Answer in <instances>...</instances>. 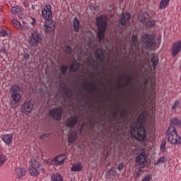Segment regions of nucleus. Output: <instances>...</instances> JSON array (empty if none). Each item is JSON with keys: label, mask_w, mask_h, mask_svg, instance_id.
<instances>
[{"label": "nucleus", "mask_w": 181, "mask_h": 181, "mask_svg": "<svg viewBox=\"0 0 181 181\" xmlns=\"http://www.w3.org/2000/svg\"><path fill=\"white\" fill-rule=\"evenodd\" d=\"M1 139L3 142L6 144V145H8L9 146L12 144V139H13V135L12 134H5L1 137Z\"/></svg>", "instance_id": "obj_16"}, {"label": "nucleus", "mask_w": 181, "mask_h": 181, "mask_svg": "<svg viewBox=\"0 0 181 181\" xmlns=\"http://www.w3.org/2000/svg\"><path fill=\"white\" fill-rule=\"evenodd\" d=\"M167 138L173 145H181V137L177 136L176 127L171 126L166 132Z\"/></svg>", "instance_id": "obj_4"}, {"label": "nucleus", "mask_w": 181, "mask_h": 181, "mask_svg": "<svg viewBox=\"0 0 181 181\" xmlns=\"http://www.w3.org/2000/svg\"><path fill=\"white\" fill-rule=\"evenodd\" d=\"M78 122V117L77 116H74L69 117L66 119V127H69V128H74L76 127V124Z\"/></svg>", "instance_id": "obj_15"}, {"label": "nucleus", "mask_w": 181, "mask_h": 181, "mask_svg": "<svg viewBox=\"0 0 181 181\" xmlns=\"http://www.w3.org/2000/svg\"><path fill=\"white\" fill-rule=\"evenodd\" d=\"M63 92L66 95V97H70V93H71V90H70L67 86H64L62 87Z\"/></svg>", "instance_id": "obj_29"}, {"label": "nucleus", "mask_w": 181, "mask_h": 181, "mask_svg": "<svg viewBox=\"0 0 181 181\" xmlns=\"http://www.w3.org/2000/svg\"><path fill=\"white\" fill-rule=\"evenodd\" d=\"M18 17L21 18V19H23V16H22V15H18Z\"/></svg>", "instance_id": "obj_50"}, {"label": "nucleus", "mask_w": 181, "mask_h": 181, "mask_svg": "<svg viewBox=\"0 0 181 181\" xmlns=\"http://www.w3.org/2000/svg\"><path fill=\"white\" fill-rule=\"evenodd\" d=\"M146 22V26L148 28H152V26H155V21L153 20H147Z\"/></svg>", "instance_id": "obj_32"}, {"label": "nucleus", "mask_w": 181, "mask_h": 181, "mask_svg": "<svg viewBox=\"0 0 181 181\" xmlns=\"http://www.w3.org/2000/svg\"><path fill=\"white\" fill-rule=\"evenodd\" d=\"M16 177L22 179V177L26 175V171H25V169L23 168H16Z\"/></svg>", "instance_id": "obj_18"}, {"label": "nucleus", "mask_w": 181, "mask_h": 181, "mask_svg": "<svg viewBox=\"0 0 181 181\" xmlns=\"http://www.w3.org/2000/svg\"><path fill=\"white\" fill-rule=\"evenodd\" d=\"M6 35H8V33H6V30H1L0 31V36H1V37H6Z\"/></svg>", "instance_id": "obj_40"}, {"label": "nucleus", "mask_w": 181, "mask_h": 181, "mask_svg": "<svg viewBox=\"0 0 181 181\" xmlns=\"http://www.w3.org/2000/svg\"><path fill=\"white\" fill-rule=\"evenodd\" d=\"M86 84H88V90H90L91 91H94V90H95L97 88V86H94V84H93V83H86ZM93 86H94V88H91V87H93Z\"/></svg>", "instance_id": "obj_38"}, {"label": "nucleus", "mask_w": 181, "mask_h": 181, "mask_svg": "<svg viewBox=\"0 0 181 181\" xmlns=\"http://www.w3.org/2000/svg\"><path fill=\"white\" fill-rule=\"evenodd\" d=\"M101 56H103V52H99L98 51H96L94 54V57H96V59H100Z\"/></svg>", "instance_id": "obj_39"}, {"label": "nucleus", "mask_w": 181, "mask_h": 181, "mask_svg": "<svg viewBox=\"0 0 181 181\" xmlns=\"http://www.w3.org/2000/svg\"><path fill=\"white\" fill-rule=\"evenodd\" d=\"M168 158L166 156H163L159 158V163H166Z\"/></svg>", "instance_id": "obj_36"}, {"label": "nucleus", "mask_w": 181, "mask_h": 181, "mask_svg": "<svg viewBox=\"0 0 181 181\" xmlns=\"http://www.w3.org/2000/svg\"><path fill=\"white\" fill-rule=\"evenodd\" d=\"M43 42V35L39 33L37 31H33L31 33L28 37V43L33 47L37 46L40 43Z\"/></svg>", "instance_id": "obj_5"}, {"label": "nucleus", "mask_w": 181, "mask_h": 181, "mask_svg": "<svg viewBox=\"0 0 181 181\" xmlns=\"http://www.w3.org/2000/svg\"><path fill=\"white\" fill-rule=\"evenodd\" d=\"M84 88H87V85H85V86H84Z\"/></svg>", "instance_id": "obj_53"}, {"label": "nucleus", "mask_w": 181, "mask_h": 181, "mask_svg": "<svg viewBox=\"0 0 181 181\" xmlns=\"http://www.w3.org/2000/svg\"><path fill=\"white\" fill-rule=\"evenodd\" d=\"M127 80V86L128 84H130L132 82V80H134V78L132 76H129L126 78Z\"/></svg>", "instance_id": "obj_37"}, {"label": "nucleus", "mask_w": 181, "mask_h": 181, "mask_svg": "<svg viewBox=\"0 0 181 181\" xmlns=\"http://www.w3.org/2000/svg\"><path fill=\"white\" fill-rule=\"evenodd\" d=\"M30 24L32 25V26H33V28H35V26H36V19L32 18V21L30 22Z\"/></svg>", "instance_id": "obj_47"}, {"label": "nucleus", "mask_w": 181, "mask_h": 181, "mask_svg": "<svg viewBox=\"0 0 181 181\" xmlns=\"http://www.w3.org/2000/svg\"><path fill=\"white\" fill-rule=\"evenodd\" d=\"M148 156L145 153V151H142L136 158V163L139 166H144L145 163H148Z\"/></svg>", "instance_id": "obj_13"}, {"label": "nucleus", "mask_w": 181, "mask_h": 181, "mask_svg": "<svg viewBox=\"0 0 181 181\" xmlns=\"http://www.w3.org/2000/svg\"><path fill=\"white\" fill-rule=\"evenodd\" d=\"M68 139H69V144H73V142H74V141L77 139V134L76 133V132H72L69 134Z\"/></svg>", "instance_id": "obj_25"}, {"label": "nucleus", "mask_w": 181, "mask_h": 181, "mask_svg": "<svg viewBox=\"0 0 181 181\" xmlns=\"http://www.w3.org/2000/svg\"><path fill=\"white\" fill-rule=\"evenodd\" d=\"M23 5L25 6V8H28L29 6V1L25 0L23 3Z\"/></svg>", "instance_id": "obj_46"}, {"label": "nucleus", "mask_w": 181, "mask_h": 181, "mask_svg": "<svg viewBox=\"0 0 181 181\" xmlns=\"http://www.w3.org/2000/svg\"><path fill=\"white\" fill-rule=\"evenodd\" d=\"M171 125H175V127H181V121L177 117H174L170 119Z\"/></svg>", "instance_id": "obj_26"}, {"label": "nucleus", "mask_w": 181, "mask_h": 181, "mask_svg": "<svg viewBox=\"0 0 181 181\" xmlns=\"http://www.w3.org/2000/svg\"><path fill=\"white\" fill-rule=\"evenodd\" d=\"M63 115V108L61 107H55L49 111V115L53 119L56 121H60L62 119V115Z\"/></svg>", "instance_id": "obj_8"}, {"label": "nucleus", "mask_w": 181, "mask_h": 181, "mask_svg": "<svg viewBox=\"0 0 181 181\" xmlns=\"http://www.w3.org/2000/svg\"><path fill=\"white\" fill-rule=\"evenodd\" d=\"M42 16L47 22L44 24L42 28L45 33H52L54 32V21H50L52 19V6L47 5L42 11Z\"/></svg>", "instance_id": "obj_2"}, {"label": "nucleus", "mask_w": 181, "mask_h": 181, "mask_svg": "<svg viewBox=\"0 0 181 181\" xmlns=\"http://www.w3.org/2000/svg\"><path fill=\"white\" fill-rule=\"evenodd\" d=\"M50 136L49 134H43L42 135L40 136V139H45V138H49Z\"/></svg>", "instance_id": "obj_43"}, {"label": "nucleus", "mask_w": 181, "mask_h": 181, "mask_svg": "<svg viewBox=\"0 0 181 181\" xmlns=\"http://www.w3.org/2000/svg\"><path fill=\"white\" fill-rule=\"evenodd\" d=\"M11 12L16 15V13H18L21 12V7L16 6L11 8Z\"/></svg>", "instance_id": "obj_30"}, {"label": "nucleus", "mask_w": 181, "mask_h": 181, "mask_svg": "<svg viewBox=\"0 0 181 181\" xmlns=\"http://www.w3.org/2000/svg\"><path fill=\"white\" fill-rule=\"evenodd\" d=\"M2 11V9L1 8H0V12H1Z\"/></svg>", "instance_id": "obj_54"}, {"label": "nucleus", "mask_w": 181, "mask_h": 181, "mask_svg": "<svg viewBox=\"0 0 181 181\" xmlns=\"http://www.w3.org/2000/svg\"><path fill=\"white\" fill-rule=\"evenodd\" d=\"M156 165H159V160H158L157 161H156Z\"/></svg>", "instance_id": "obj_51"}, {"label": "nucleus", "mask_w": 181, "mask_h": 181, "mask_svg": "<svg viewBox=\"0 0 181 181\" xmlns=\"http://www.w3.org/2000/svg\"><path fill=\"white\" fill-rule=\"evenodd\" d=\"M96 25L98 27V38L99 42L104 40L105 30H107V19L103 16L96 18Z\"/></svg>", "instance_id": "obj_3"}, {"label": "nucleus", "mask_w": 181, "mask_h": 181, "mask_svg": "<svg viewBox=\"0 0 181 181\" xmlns=\"http://www.w3.org/2000/svg\"><path fill=\"white\" fill-rule=\"evenodd\" d=\"M6 161V160L5 159V156H4V155H0V166Z\"/></svg>", "instance_id": "obj_41"}, {"label": "nucleus", "mask_w": 181, "mask_h": 181, "mask_svg": "<svg viewBox=\"0 0 181 181\" xmlns=\"http://www.w3.org/2000/svg\"><path fill=\"white\" fill-rule=\"evenodd\" d=\"M177 108H180V101L179 100H175L174 103L173 104L171 107V110L173 111H176Z\"/></svg>", "instance_id": "obj_27"}, {"label": "nucleus", "mask_w": 181, "mask_h": 181, "mask_svg": "<svg viewBox=\"0 0 181 181\" xmlns=\"http://www.w3.org/2000/svg\"><path fill=\"white\" fill-rule=\"evenodd\" d=\"M33 110V103L31 100H25L21 105V112L25 115H29Z\"/></svg>", "instance_id": "obj_10"}, {"label": "nucleus", "mask_w": 181, "mask_h": 181, "mask_svg": "<svg viewBox=\"0 0 181 181\" xmlns=\"http://www.w3.org/2000/svg\"><path fill=\"white\" fill-rule=\"evenodd\" d=\"M144 118V114H141L137 118V122H134L130 126L131 135L136 141H141L146 139V130H145L142 124L139 123L142 122Z\"/></svg>", "instance_id": "obj_1"}, {"label": "nucleus", "mask_w": 181, "mask_h": 181, "mask_svg": "<svg viewBox=\"0 0 181 181\" xmlns=\"http://www.w3.org/2000/svg\"><path fill=\"white\" fill-rule=\"evenodd\" d=\"M181 51V40L175 42L171 47V55L173 57H176Z\"/></svg>", "instance_id": "obj_12"}, {"label": "nucleus", "mask_w": 181, "mask_h": 181, "mask_svg": "<svg viewBox=\"0 0 181 181\" xmlns=\"http://www.w3.org/2000/svg\"><path fill=\"white\" fill-rule=\"evenodd\" d=\"M92 61H93V62H91L90 64H92V66H95V61L94 60V59H92Z\"/></svg>", "instance_id": "obj_49"}, {"label": "nucleus", "mask_w": 181, "mask_h": 181, "mask_svg": "<svg viewBox=\"0 0 181 181\" xmlns=\"http://www.w3.org/2000/svg\"><path fill=\"white\" fill-rule=\"evenodd\" d=\"M13 23L15 28H17V29H22V24H21V22L18 21V20L13 19Z\"/></svg>", "instance_id": "obj_31"}, {"label": "nucleus", "mask_w": 181, "mask_h": 181, "mask_svg": "<svg viewBox=\"0 0 181 181\" xmlns=\"http://www.w3.org/2000/svg\"><path fill=\"white\" fill-rule=\"evenodd\" d=\"M41 170L40 163L35 158H32L31 164L29 167V172L31 176H37V175H40Z\"/></svg>", "instance_id": "obj_7"}, {"label": "nucleus", "mask_w": 181, "mask_h": 181, "mask_svg": "<svg viewBox=\"0 0 181 181\" xmlns=\"http://www.w3.org/2000/svg\"><path fill=\"white\" fill-rule=\"evenodd\" d=\"M128 113V112L127 111V110L123 109L122 110V112L120 113V117L122 119H125V117H127V114Z\"/></svg>", "instance_id": "obj_34"}, {"label": "nucleus", "mask_w": 181, "mask_h": 181, "mask_svg": "<svg viewBox=\"0 0 181 181\" xmlns=\"http://www.w3.org/2000/svg\"><path fill=\"white\" fill-rule=\"evenodd\" d=\"M170 2V0H161L159 4V9H166Z\"/></svg>", "instance_id": "obj_24"}, {"label": "nucleus", "mask_w": 181, "mask_h": 181, "mask_svg": "<svg viewBox=\"0 0 181 181\" xmlns=\"http://www.w3.org/2000/svg\"><path fill=\"white\" fill-rule=\"evenodd\" d=\"M23 59H25V60H28V59H29V55L28 54H25L23 55Z\"/></svg>", "instance_id": "obj_48"}, {"label": "nucleus", "mask_w": 181, "mask_h": 181, "mask_svg": "<svg viewBox=\"0 0 181 181\" xmlns=\"http://www.w3.org/2000/svg\"><path fill=\"white\" fill-rule=\"evenodd\" d=\"M79 69L80 64L77 62V61L74 62L70 66V71H71L72 73H76V71H78Z\"/></svg>", "instance_id": "obj_19"}, {"label": "nucleus", "mask_w": 181, "mask_h": 181, "mask_svg": "<svg viewBox=\"0 0 181 181\" xmlns=\"http://www.w3.org/2000/svg\"><path fill=\"white\" fill-rule=\"evenodd\" d=\"M23 25H26V22L25 21H23Z\"/></svg>", "instance_id": "obj_52"}, {"label": "nucleus", "mask_w": 181, "mask_h": 181, "mask_svg": "<svg viewBox=\"0 0 181 181\" xmlns=\"http://www.w3.org/2000/svg\"><path fill=\"white\" fill-rule=\"evenodd\" d=\"M69 70V66L67 65H62L61 66V71L62 74H66L67 73V71Z\"/></svg>", "instance_id": "obj_33"}, {"label": "nucleus", "mask_w": 181, "mask_h": 181, "mask_svg": "<svg viewBox=\"0 0 181 181\" xmlns=\"http://www.w3.org/2000/svg\"><path fill=\"white\" fill-rule=\"evenodd\" d=\"M129 21H131V14L127 12L122 13L119 21L120 25H122V26H127V25H129Z\"/></svg>", "instance_id": "obj_14"}, {"label": "nucleus", "mask_w": 181, "mask_h": 181, "mask_svg": "<svg viewBox=\"0 0 181 181\" xmlns=\"http://www.w3.org/2000/svg\"><path fill=\"white\" fill-rule=\"evenodd\" d=\"M151 62L153 63V66L155 69L156 66H158V59H156V57L153 56L151 58Z\"/></svg>", "instance_id": "obj_35"}, {"label": "nucleus", "mask_w": 181, "mask_h": 181, "mask_svg": "<svg viewBox=\"0 0 181 181\" xmlns=\"http://www.w3.org/2000/svg\"><path fill=\"white\" fill-rule=\"evenodd\" d=\"M71 172H81L83 170V164L81 163H75L71 168Z\"/></svg>", "instance_id": "obj_17"}, {"label": "nucleus", "mask_w": 181, "mask_h": 181, "mask_svg": "<svg viewBox=\"0 0 181 181\" xmlns=\"http://www.w3.org/2000/svg\"><path fill=\"white\" fill-rule=\"evenodd\" d=\"M66 153H62L57 157L54 158L51 160V165H53L54 166H62L63 163H64V161L66 160Z\"/></svg>", "instance_id": "obj_11"}, {"label": "nucleus", "mask_w": 181, "mask_h": 181, "mask_svg": "<svg viewBox=\"0 0 181 181\" xmlns=\"http://www.w3.org/2000/svg\"><path fill=\"white\" fill-rule=\"evenodd\" d=\"M11 98L15 104H18L22 99V95L21 94V86L18 84H15L11 86L10 89Z\"/></svg>", "instance_id": "obj_6"}, {"label": "nucleus", "mask_w": 181, "mask_h": 181, "mask_svg": "<svg viewBox=\"0 0 181 181\" xmlns=\"http://www.w3.org/2000/svg\"><path fill=\"white\" fill-rule=\"evenodd\" d=\"M122 169H124V163H121L118 165L117 166V170H122Z\"/></svg>", "instance_id": "obj_44"}, {"label": "nucleus", "mask_w": 181, "mask_h": 181, "mask_svg": "<svg viewBox=\"0 0 181 181\" xmlns=\"http://www.w3.org/2000/svg\"><path fill=\"white\" fill-rule=\"evenodd\" d=\"M65 52H66V53H69V54L71 53V52H72V50H71V47H70V46H69V45L66 46V47H65Z\"/></svg>", "instance_id": "obj_42"}, {"label": "nucleus", "mask_w": 181, "mask_h": 181, "mask_svg": "<svg viewBox=\"0 0 181 181\" xmlns=\"http://www.w3.org/2000/svg\"><path fill=\"white\" fill-rule=\"evenodd\" d=\"M73 25L74 30L76 32H80V21L77 17L74 19Z\"/></svg>", "instance_id": "obj_23"}, {"label": "nucleus", "mask_w": 181, "mask_h": 181, "mask_svg": "<svg viewBox=\"0 0 181 181\" xmlns=\"http://www.w3.org/2000/svg\"><path fill=\"white\" fill-rule=\"evenodd\" d=\"M52 181H63V177L60 174H54L52 176Z\"/></svg>", "instance_id": "obj_28"}, {"label": "nucleus", "mask_w": 181, "mask_h": 181, "mask_svg": "<svg viewBox=\"0 0 181 181\" xmlns=\"http://www.w3.org/2000/svg\"><path fill=\"white\" fill-rule=\"evenodd\" d=\"M141 40L146 47H155L153 35L146 34L142 37Z\"/></svg>", "instance_id": "obj_9"}, {"label": "nucleus", "mask_w": 181, "mask_h": 181, "mask_svg": "<svg viewBox=\"0 0 181 181\" xmlns=\"http://www.w3.org/2000/svg\"><path fill=\"white\" fill-rule=\"evenodd\" d=\"M0 53L8 54V53L6 52V48L5 47H2V49H0Z\"/></svg>", "instance_id": "obj_45"}, {"label": "nucleus", "mask_w": 181, "mask_h": 181, "mask_svg": "<svg viewBox=\"0 0 181 181\" xmlns=\"http://www.w3.org/2000/svg\"><path fill=\"white\" fill-rule=\"evenodd\" d=\"M137 45H138V37L135 35H133L132 36V41H131L132 49L134 48L136 49Z\"/></svg>", "instance_id": "obj_20"}, {"label": "nucleus", "mask_w": 181, "mask_h": 181, "mask_svg": "<svg viewBox=\"0 0 181 181\" xmlns=\"http://www.w3.org/2000/svg\"><path fill=\"white\" fill-rule=\"evenodd\" d=\"M149 14L148 13H144L143 14H139L138 19L140 22H146V21H149Z\"/></svg>", "instance_id": "obj_22"}, {"label": "nucleus", "mask_w": 181, "mask_h": 181, "mask_svg": "<svg viewBox=\"0 0 181 181\" xmlns=\"http://www.w3.org/2000/svg\"><path fill=\"white\" fill-rule=\"evenodd\" d=\"M168 146H166V140H162L160 146V151L161 153H168Z\"/></svg>", "instance_id": "obj_21"}]
</instances>
